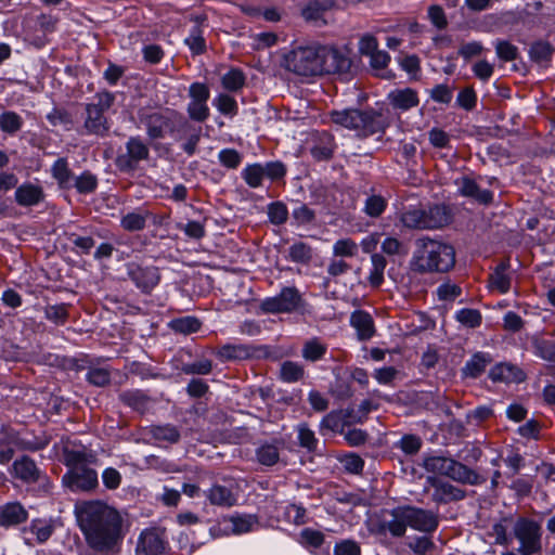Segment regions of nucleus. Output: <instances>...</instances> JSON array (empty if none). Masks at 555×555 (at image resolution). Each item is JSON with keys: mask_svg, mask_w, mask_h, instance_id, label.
I'll return each mask as SVG.
<instances>
[{"mask_svg": "<svg viewBox=\"0 0 555 555\" xmlns=\"http://www.w3.org/2000/svg\"><path fill=\"white\" fill-rule=\"evenodd\" d=\"M212 105L220 114L229 117L235 116L238 112L236 100L227 93H219L216 95L212 100Z\"/></svg>", "mask_w": 555, "mask_h": 555, "instance_id": "49", "label": "nucleus"}, {"mask_svg": "<svg viewBox=\"0 0 555 555\" xmlns=\"http://www.w3.org/2000/svg\"><path fill=\"white\" fill-rule=\"evenodd\" d=\"M455 250L453 246L429 237L415 242L410 267L416 273H444L454 267Z\"/></svg>", "mask_w": 555, "mask_h": 555, "instance_id": "2", "label": "nucleus"}, {"mask_svg": "<svg viewBox=\"0 0 555 555\" xmlns=\"http://www.w3.org/2000/svg\"><path fill=\"white\" fill-rule=\"evenodd\" d=\"M489 377L493 382L518 383L524 379V374L518 367L512 364L500 363L490 370Z\"/></svg>", "mask_w": 555, "mask_h": 555, "instance_id": "34", "label": "nucleus"}, {"mask_svg": "<svg viewBox=\"0 0 555 555\" xmlns=\"http://www.w3.org/2000/svg\"><path fill=\"white\" fill-rule=\"evenodd\" d=\"M125 147L126 152L116 158V166L122 172L134 171L150 156V149L140 137H130Z\"/></svg>", "mask_w": 555, "mask_h": 555, "instance_id": "11", "label": "nucleus"}, {"mask_svg": "<svg viewBox=\"0 0 555 555\" xmlns=\"http://www.w3.org/2000/svg\"><path fill=\"white\" fill-rule=\"evenodd\" d=\"M232 532L243 534L253 531L258 526V518L255 515L236 514L230 518Z\"/></svg>", "mask_w": 555, "mask_h": 555, "instance_id": "45", "label": "nucleus"}, {"mask_svg": "<svg viewBox=\"0 0 555 555\" xmlns=\"http://www.w3.org/2000/svg\"><path fill=\"white\" fill-rule=\"evenodd\" d=\"M190 101L186 105L189 120L195 122H204L209 118L210 109L208 100L210 90L204 82H193L189 87Z\"/></svg>", "mask_w": 555, "mask_h": 555, "instance_id": "10", "label": "nucleus"}, {"mask_svg": "<svg viewBox=\"0 0 555 555\" xmlns=\"http://www.w3.org/2000/svg\"><path fill=\"white\" fill-rule=\"evenodd\" d=\"M459 191L462 195L473 197L479 203L488 204L493 199V193L489 190H481L475 180L463 177L457 181Z\"/></svg>", "mask_w": 555, "mask_h": 555, "instance_id": "30", "label": "nucleus"}, {"mask_svg": "<svg viewBox=\"0 0 555 555\" xmlns=\"http://www.w3.org/2000/svg\"><path fill=\"white\" fill-rule=\"evenodd\" d=\"M28 517L25 507L18 502H8L0 506V526L4 528L17 526Z\"/></svg>", "mask_w": 555, "mask_h": 555, "instance_id": "26", "label": "nucleus"}, {"mask_svg": "<svg viewBox=\"0 0 555 555\" xmlns=\"http://www.w3.org/2000/svg\"><path fill=\"white\" fill-rule=\"evenodd\" d=\"M86 380L95 387H105L111 383L112 370L105 361L94 359L88 361Z\"/></svg>", "mask_w": 555, "mask_h": 555, "instance_id": "24", "label": "nucleus"}, {"mask_svg": "<svg viewBox=\"0 0 555 555\" xmlns=\"http://www.w3.org/2000/svg\"><path fill=\"white\" fill-rule=\"evenodd\" d=\"M455 320L464 326L475 328L481 324V313L477 309L463 308L455 312Z\"/></svg>", "mask_w": 555, "mask_h": 555, "instance_id": "56", "label": "nucleus"}, {"mask_svg": "<svg viewBox=\"0 0 555 555\" xmlns=\"http://www.w3.org/2000/svg\"><path fill=\"white\" fill-rule=\"evenodd\" d=\"M358 254V244L349 238L344 237L337 240L333 244V255L335 257H354Z\"/></svg>", "mask_w": 555, "mask_h": 555, "instance_id": "58", "label": "nucleus"}, {"mask_svg": "<svg viewBox=\"0 0 555 555\" xmlns=\"http://www.w3.org/2000/svg\"><path fill=\"white\" fill-rule=\"evenodd\" d=\"M150 212L144 209H138L124 215L120 219V225L128 232L142 231L146 227Z\"/></svg>", "mask_w": 555, "mask_h": 555, "instance_id": "38", "label": "nucleus"}, {"mask_svg": "<svg viewBox=\"0 0 555 555\" xmlns=\"http://www.w3.org/2000/svg\"><path fill=\"white\" fill-rule=\"evenodd\" d=\"M63 453L67 469L91 465L96 461L93 451L82 444H67L64 447Z\"/></svg>", "mask_w": 555, "mask_h": 555, "instance_id": "20", "label": "nucleus"}, {"mask_svg": "<svg viewBox=\"0 0 555 555\" xmlns=\"http://www.w3.org/2000/svg\"><path fill=\"white\" fill-rule=\"evenodd\" d=\"M44 318L55 325H64L68 319L67 306L65 304L47 306Z\"/></svg>", "mask_w": 555, "mask_h": 555, "instance_id": "57", "label": "nucleus"}, {"mask_svg": "<svg viewBox=\"0 0 555 555\" xmlns=\"http://www.w3.org/2000/svg\"><path fill=\"white\" fill-rule=\"evenodd\" d=\"M86 132L95 135H105L109 125L105 115L98 111L95 106H86V119L83 122Z\"/></svg>", "mask_w": 555, "mask_h": 555, "instance_id": "28", "label": "nucleus"}, {"mask_svg": "<svg viewBox=\"0 0 555 555\" xmlns=\"http://www.w3.org/2000/svg\"><path fill=\"white\" fill-rule=\"evenodd\" d=\"M127 275L144 294H150L159 283V270L155 266H143L138 262L126 264Z\"/></svg>", "mask_w": 555, "mask_h": 555, "instance_id": "12", "label": "nucleus"}, {"mask_svg": "<svg viewBox=\"0 0 555 555\" xmlns=\"http://www.w3.org/2000/svg\"><path fill=\"white\" fill-rule=\"evenodd\" d=\"M288 258L293 262L308 263L312 258V249L304 242H296L288 248Z\"/></svg>", "mask_w": 555, "mask_h": 555, "instance_id": "55", "label": "nucleus"}, {"mask_svg": "<svg viewBox=\"0 0 555 555\" xmlns=\"http://www.w3.org/2000/svg\"><path fill=\"white\" fill-rule=\"evenodd\" d=\"M396 447L408 455L415 454L422 447V440L415 435H404L397 443Z\"/></svg>", "mask_w": 555, "mask_h": 555, "instance_id": "63", "label": "nucleus"}, {"mask_svg": "<svg viewBox=\"0 0 555 555\" xmlns=\"http://www.w3.org/2000/svg\"><path fill=\"white\" fill-rule=\"evenodd\" d=\"M334 555H361L360 544L352 539H344L334 545Z\"/></svg>", "mask_w": 555, "mask_h": 555, "instance_id": "64", "label": "nucleus"}, {"mask_svg": "<svg viewBox=\"0 0 555 555\" xmlns=\"http://www.w3.org/2000/svg\"><path fill=\"white\" fill-rule=\"evenodd\" d=\"M119 399L126 405L141 413L149 409L151 401L150 397L139 389L126 390L119 395Z\"/></svg>", "mask_w": 555, "mask_h": 555, "instance_id": "39", "label": "nucleus"}, {"mask_svg": "<svg viewBox=\"0 0 555 555\" xmlns=\"http://www.w3.org/2000/svg\"><path fill=\"white\" fill-rule=\"evenodd\" d=\"M319 47H295L285 52L281 65L299 76L322 75Z\"/></svg>", "mask_w": 555, "mask_h": 555, "instance_id": "4", "label": "nucleus"}, {"mask_svg": "<svg viewBox=\"0 0 555 555\" xmlns=\"http://www.w3.org/2000/svg\"><path fill=\"white\" fill-rule=\"evenodd\" d=\"M179 117H182V115L171 109L141 112L139 114V120L145 128L150 140L163 139L166 132H169L172 137L176 135V130L173 129Z\"/></svg>", "mask_w": 555, "mask_h": 555, "instance_id": "8", "label": "nucleus"}, {"mask_svg": "<svg viewBox=\"0 0 555 555\" xmlns=\"http://www.w3.org/2000/svg\"><path fill=\"white\" fill-rule=\"evenodd\" d=\"M427 482L431 486V500L437 504H448L450 502L461 501L466 496V492L436 477H428Z\"/></svg>", "mask_w": 555, "mask_h": 555, "instance_id": "16", "label": "nucleus"}, {"mask_svg": "<svg viewBox=\"0 0 555 555\" xmlns=\"http://www.w3.org/2000/svg\"><path fill=\"white\" fill-rule=\"evenodd\" d=\"M62 481L73 492H88L99 485L98 473L90 465L67 469Z\"/></svg>", "mask_w": 555, "mask_h": 555, "instance_id": "13", "label": "nucleus"}, {"mask_svg": "<svg viewBox=\"0 0 555 555\" xmlns=\"http://www.w3.org/2000/svg\"><path fill=\"white\" fill-rule=\"evenodd\" d=\"M351 422L348 416V410L346 413L341 411H332L327 413L320 423L321 431L327 429L333 433L343 431L347 423Z\"/></svg>", "mask_w": 555, "mask_h": 555, "instance_id": "40", "label": "nucleus"}, {"mask_svg": "<svg viewBox=\"0 0 555 555\" xmlns=\"http://www.w3.org/2000/svg\"><path fill=\"white\" fill-rule=\"evenodd\" d=\"M15 448H25V446L12 428L0 426V464H8L12 460Z\"/></svg>", "mask_w": 555, "mask_h": 555, "instance_id": "25", "label": "nucleus"}, {"mask_svg": "<svg viewBox=\"0 0 555 555\" xmlns=\"http://www.w3.org/2000/svg\"><path fill=\"white\" fill-rule=\"evenodd\" d=\"M73 188L79 194L93 193L98 188V178L90 171H83L78 177H75Z\"/></svg>", "mask_w": 555, "mask_h": 555, "instance_id": "53", "label": "nucleus"}, {"mask_svg": "<svg viewBox=\"0 0 555 555\" xmlns=\"http://www.w3.org/2000/svg\"><path fill=\"white\" fill-rule=\"evenodd\" d=\"M12 468L15 477L25 482H36L40 478V470L36 463L28 456H22L14 461Z\"/></svg>", "mask_w": 555, "mask_h": 555, "instance_id": "31", "label": "nucleus"}, {"mask_svg": "<svg viewBox=\"0 0 555 555\" xmlns=\"http://www.w3.org/2000/svg\"><path fill=\"white\" fill-rule=\"evenodd\" d=\"M305 367L295 361H284L280 366L279 377L284 383H296L304 378Z\"/></svg>", "mask_w": 555, "mask_h": 555, "instance_id": "42", "label": "nucleus"}, {"mask_svg": "<svg viewBox=\"0 0 555 555\" xmlns=\"http://www.w3.org/2000/svg\"><path fill=\"white\" fill-rule=\"evenodd\" d=\"M492 361V358L487 352H476L474 353L470 359L465 363L463 367V374L466 377H473L476 378L480 376L488 364H490Z\"/></svg>", "mask_w": 555, "mask_h": 555, "instance_id": "35", "label": "nucleus"}, {"mask_svg": "<svg viewBox=\"0 0 555 555\" xmlns=\"http://www.w3.org/2000/svg\"><path fill=\"white\" fill-rule=\"evenodd\" d=\"M298 441L300 447L307 449L309 452L314 451L318 446V439L307 424L298 425Z\"/></svg>", "mask_w": 555, "mask_h": 555, "instance_id": "62", "label": "nucleus"}, {"mask_svg": "<svg viewBox=\"0 0 555 555\" xmlns=\"http://www.w3.org/2000/svg\"><path fill=\"white\" fill-rule=\"evenodd\" d=\"M512 535L518 542V554H541L542 527L537 520L528 517H518L513 525Z\"/></svg>", "mask_w": 555, "mask_h": 555, "instance_id": "6", "label": "nucleus"}, {"mask_svg": "<svg viewBox=\"0 0 555 555\" xmlns=\"http://www.w3.org/2000/svg\"><path fill=\"white\" fill-rule=\"evenodd\" d=\"M24 126V120L14 111H4L0 114V130L7 134H15Z\"/></svg>", "mask_w": 555, "mask_h": 555, "instance_id": "43", "label": "nucleus"}, {"mask_svg": "<svg viewBox=\"0 0 555 555\" xmlns=\"http://www.w3.org/2000/svg\"><path fill=\"white\" fill-rule=\"evenodd\" d=\"M262 347H255L249 344H225L217 351L221 361L246 360L259 357Z\"/></svg>", "mask_w": 555, "mask_h": 555, "instance_id": "21", "label": "nucleus"}, {"mask_svg": "<svg viewBox=\"0 0 555 555\" xmlns=\"http://www.w3.org/2000/svg\"><path fill=\"white\" fill-rule=\"evenodd\" d=\"M389 105L401 113L408 112L420 104V98L416 90L412 88L393 89L387 94Z\"/></svg>", "mask_w": 555, "mask_h": 555, "instance_id": "23", "label": "nucleus"}, {"mask_svg": "<svg viewBox=\"0 0 555 555\" xmlns=\"http://www.w3.org/2000/svg\"><path fill=\"white\" fill-rule=\"evenodd\" d=\"M51 175L61 189H73L75 176L69 169L66 158L60 157L53 163L51 167Z\"/></svg>", "mask_w": 555, "mask_h": 555, "instance_id": "33", "label": "nucleus"}, {"mask_svg": "<svg viewBox=\"0 0 555 555\" xmlns=\"http://www.w3.org/2000/svg\"><path fill=\"white\" fill-rule=\"evenodd\" d=\"M75 516L87 545L98 553L113 552L122 541V517L103 501H81L75 505Z\"/></svg>", "mask_w": 555, "mask_h": 555, "instance_id": "1", "label": "nucleus"}, {"mask_svg": "<svg viewBox=\"0 0 555 555\" xmlns=\"http://www.w3.org/2000/svg\"><path fill=\"white\" fill-rule=\"evenodd\" d=\"M327 353V345L319 337H312L306 340L301 348V357L308 362L322 360Z\"/></svg>", "mask_w": 555, "mask_h": 555, "instance_id": "37", "label": "nucleus"}, {"mask_svg": "<svg viewBox=\"0 0 555 555\" xmlns=\"http://www.w3.org/2000/svg\"><path fill=\"white\" fill-rule=\"evenodd\" d=\"M204 494L212 505L231 507L236 503L235 494L225 486L214 485Z\"/></svg>", "mask_w": 555, "mask_h": 555, "instance_id": "32", "label": "nucleus"}, {"mask_svg": "<svg viewBox=\"0 0 555 555\" xmlns=\"http://www.w3.org/2000/svg\"><path fill=\"white\" fill-rule=\"evenodd\" d=\"M403 519L409 527L422 532H434L439 525L436 513L414 506H404Z\"/></svg>", "mask_w": 555, "mask_h": 555, "instance_id": "15", "label": "nucleus"}, {"mask_svg": "<svg viewBox=\"0 0 555 555\" xmlns=\"http://www.w3.org/2000/svg\"><path fill=\"white\" fill-rule=\"evenodd\" d=\"M44 199L43 188L29 181L17 185L14 192V201L21 207H34Z\"/></svg>", "mask_w": 555, "mask_h": 555, "instance_id": "22", "label": "nucleus"}, {"mask_svg": "<svg viewBox=\"0 0 555 555\" xmlns=\"http://www.w3.org/2000/svg\"><path fill=\"white\" fill-rule=\"evenodd\" d=\"M499 59L504 62L515 61L518 56V49L507 40H496L494 43Z\"/></svg>", "mask_w": 555, "mask_h": 555, "instance_id": "60", "label": "nucleus"}, {"mask_svg": "<svg viewBox=\"0 0 555 555\" xmlns=\"http://www.w3.org/2000/svg\"><path fill=\"white\" fill-rule=\"evenodd\" d=\"M400 221L409 229H438L449 222V214L442 205H434L428 209L410 207L401 214Z\"/></svg>", "mask_w": 555, "mask_h": 555, "instance_id": "7", "label": "nucleus"}, {"mask_svg": "<svg viewBox=\"0 0 555 555\" xmlns=\"http://www.w3.org/2000/svg\"><path fill=\"white\" fill-rule=\"evenodd\" d=\"M242 154L234 149H222L218 153V160L228 169H236L242 163Z\"/></svg>", "mask_w": 555, "mask_h": 555, "instance_id": "61", "label": "nucleus"}, {"mask_svg": "<svg viewBox=\"0 0 555 555\" xmlns=\"http://www.w3.org/2000/svg\"><path fill=\"white\" fill-rule=\"evenodd\" d=\"M331 120L339 127L354 131L356 135L362 138L384 133L390 125L389 117L386 114L373 108L333 111L331 112Z\"/></svg>", "mask_w": 555, "mask_h": 555, "instance_id": "3", "label": "nucleus"}, {"mask_svg": "<svg viewBox=\"0 0 555 555\" xmlns=\"http://www.w3.org/2000/svg\"><path fill=\"white\" fill-rule=\"evenodd\" d=\"M326 7L319 1H310L301 9V15L305 21L321 25L325 23L324 13Z\"/></svg>", "mask_w": 555, "mask_h": 555, "instance_id": "50", "label": "nucleus"}, {"mask_svg": "<svg viewBox=\"0 0 555 555\" xmlns=\"http://www.w3.org/2000/svg\"><path fill=\"white\" fill-rule=\"evenodd\" d=\"M241 177L249 188L257 189L261 186L262 180L264 178L262 164H248L241 171Z\"/></svg>", "mask_w": 555, "mask_h": 555, "instance_id": "47", "label": "nucleus"}, {"mask_svg": "<svg viewBox=\"0 0 555 555\" xmlns=\"http://www.w3.org/2000/svg\"><path fill=\"white\" fill-rule=\"evenodd\" d=\"M173 130H176L175 139L185 138V141L181 145L183 152L188 156H193L201 140L202 128L192 125L188 118L182 116L178 118L177 126Z\"/></svg>", "mask_w": 555, "mask_h": 555, "instance_id": "17", "label": "nucleus"}, {"mask_svg": "<svg viewBox=\"0 0 555 555\" xmlns=\"http://www.w3.org/2000/svg\"><path fill=\"white\" fill-rule=\"evenodd\" d=\"M424 468L427 472L439 474L451 478L454 481L476 486L483 482L474 469L466 465L441 455H431L424 460Z\"/></svg>", "mask_w": 555, "mask_h": 555, "instance_id": "5", "label": "nucleus"}, {"mask_svg": "<svg viewBox=\"0 0 555 555\" xmlns=\"http://www.w3.org/2000/svg\"><path fill=\"white\" fill-rule=\"evenodd\" d=\"M201 321L191 315L173 319L169 323V326L173 332L184 335L197 332L201 328Z\"/></svg>", "mask_w": 555, "mask_h": 555, "instance_id": "48", "label": "nucleus"}, {"mask_svg": "<svg viewBox=\"0 0 555 555\" xmlns=\"http://www.w3.org/2000/svg\"><path fill=\"white\" fill-rule=\"evenodd\" d=\"M284 449V441L279 438L261 440L255 449V460L258 464L271 467L280 462L281 451Z\"/></svg>", "mask_w": 555, "mask_h": 555, "instance_id": "18", "label": "nucleus"}, {"mask_svg": "<svg viewBox=\"0 0 555 555\" xmlns=\"http://www.w3.org/2000/svg\"><path fill=\"white\" fill-rule=\"evenodd\" d=\"M386 266L387 261L382 254L373 253L371 255V269L367 276L371 286L379 287L382 285Z\"/></svg>", "mask_w": 555, "mask_h": 555, "instance_id": "41", "label": "nucleus"}, {"mask_svg": "<svg viewBox=\"0 0 555 555\" xmlns=\"http://www.w3.org/2000/svg\"><path fill=\"white\" fill-rule=\"evenodd\" d=\"M152 437L159 442L177 443L180 439V433L175 425H155L150 429Z\"/></svg>", "mask_w": 555, "mask_h": 555, "instance_id": "44", "label": "nucleus"}, {"mask_svg": "<svg viewBox=\"0 0 555 555\" xmlns=\"http://www.w3.org/2000/svg\"><path fill=\"white\" fill-rule=\"evenodd\" d=\"M404 507L395 509L390 520L383 525V528L389 531L393 537H401L405 533L409 524L403 519Z\"/></svg>", "mask_w": 555, "mask_h": 555, "instance_id": "51", "label": "nucleus"}, {"mask_svg": "<svg viewBox=\"0 0 555 555\" xmlns=\"http://www.w3.org/2000/svg\"><path fill=\"white\" fill-rule=\"evenodd\" d=\"M135 554L166 555L164 533L157 528H146L142 530L138 538Z\"/></svg>", "mask_w": 555, "mask_h": 555, "instance_id": "14", "label": "nucleus"}, {"mask_svg": "<svg viewBox=\"0 0 555 555\" xmlns=\"http://www.w3.org/2000/svg\"><path fill=\"white\" fill-rule=\"evenodd\" d=\"M55 529V521L52 518L33 519L27 528L24 529L25 534H33L37 543L47 542Z\"/></svg>", "mask_w": 555, "mask_h": 555, "instance_id": "29", "label": "nucleus"}, {"mask_svg": "<svg viewBox=\"0 0 555 555\" xmlns=\"http://www.w3.org/2000/svg\"><path fill=\"white\" fill-rule=\"evenodd\" d=\"M302 302V297L297 287L285 286L279 294L263 298L259 308L263 313H292L297 311Z\"/></svg>", "mask_w": 555, "mask_h": 555, "instance_id": "9", "label": "nucleus"}, {"mask_svg": "<svg viewBox=\"0 0 555 555\" xmlns=\"http://www.w3.org/2000/svg\"><path fill=\"white\" fill-rule=\"evenodd\" d=\"M184 43L194 55H199L205 52L206 42L199 23H196L191 27L189 36L184 39Z\"/></svg>", "mask_w": 555, "mask_h": 555, "instance_id": "46", "label": "nucleus"}, {"mask_svg": "<svg viewBox=\"0 0 555 555\" xmlns=\"http://www.w3.org/2000/svg\"><path fill=\"white\" fill-rule=\"evenodd\" d=\"M387 208V201L382 195L371 194L366 197L362 211L371 217H379Z\"/></svg>", "mask_w": 555, "mask_h": 555, "instance_id": "52", "label": "nucleus"}, {"mask_svg": "<svg viewBox=\"0 0 555 555\" xmlns=\"http://www.w3.org/2000/svg\"><path fill=\"white\" fill-rule=\"evenodd\" d=\"M268 218L271 223L280 225L286 222L288 218V210L284 203L274 202L268 206Z\"/></svg>", "mask_w": 555, "mask_h": 555, "instance_id": "59", "label": "nucleus"}, {"mask_svg": "<svg viewBox=\"0 0 555 555\" xmlns=\"http://www.w3.org/2000/svg\"><path fill=\"white\" fill-rule=\"evenodd\" d=\"M322 74L345 73L350 67V60L339 50L319 47Z\"/></svg>", "mask_w": 555, "mask_h": 555, "instance_id": "19", "label": "nucleus"}, {"mask_svg": "<svg viewBox=\"0 0 555 555\" xmlns=\"http://www.w3.org/2000/svg\"><path fill=\"white\" fill-rule=\"evenodd\" d=\"M508 267L509 264L507 262H501L489 276V286L492 289L499 291L501 294H506L511 289L512 279L507 272Z\"/></svg>", "mask_w": 555, "mask_h": 555, "instance_id": "36", "label": "nucleus"}, {"mask_svg": "<svg viewBox=\"0 0 555 555\" xmlns=\"http://www.w3.org/2000/svg\"><path fill=\"white\" fill-rule=\"evenodd\" d=\"M350 325L356 330L359 340H369L375 333L373 318L364 310H356L351 313Z\"/></svg>", "mask_w": 555, "mask_h": 555, "instance_id": "27", "label": "nucleus"}, {"mask_svg": "<svg viewBox=\"0 0 555 555\" xmlns=\"http://www.w3.org/2000/svg\"><path fill=\"white\" fill-rule=\"evenodd\" d=\"M221 83L228 91H237L245 85V75L238 68H231L222 76Z\"/></svg>", "mask_w": 555, "mask_h": 555, "instance_id": "54", "label": "nucleus"}]
</instances>
